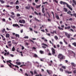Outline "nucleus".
I'll list each match as a JSON object with an SVG mask.
<instances>
[{"mask_svg": "<svg viewBox=\"0 0 76 76\" xmlns=\"http://www.w3.org/2000/svg\"><path fill=\"white\" fill-rule=\"evenodd\" d=\"M60 3L61 4H63L64 5L66 4V6L67 7H68V8L72 11L73 10V9H72V7H70L71 6L69 5V4H68L67 3H66V2L61 1L60 2Z\"/></svg>", "mask_w": 76, "mask_h": 76, "instance_id": "1", "label": "nucleus"}, {"mask_svg": "<svg viewBox=\"0 0 76 76\" xmlns=\"http://www.w3.org/2000/svg\"><path fill=\"white\" fill-rule=\"evenodd\" d=\"M58 58L60 59V61L61 62L64 59V56L61 54H59L58 56Z\"/></svg>", "mask_w": 76, "mask_h": 76, "instance_id": "2", "label": "nucleus"}, {"mask_svg": "<svg viewBox=\"0 0 76 76\" xmlns=\"http://www.w3.org/2000/svg\"><path fill=\"white\" fill-rule=\"evenodd\" d=\"M52 50V54L55 57H56L57 56V54H56V50L55 49L53 48H52L51 49Z\"/></svg>", "mask_w": 76, "mask_h": 76, "instance_id": "3", "label": "nucleus"}, {"mask_svg": "<svg viewBox=\"0 0 76 76\" xmlns=\"http://www.w3.org/2000/svg\"><path fill=\"white\" fill-rule=\"evenodd\" d=\"M11 62H12V61L9 60V61H7V64H9V63H10V64H11V65H12V66H15V65L12 64Z\"/></svg>", "mask_w": 76, "mask_h": 76, "instance_id": "4", "label": "nucleus"}, {"mask_svg": "<svg viewBox=\"0 0 76 76\" xmlns=\"http://www.w3.org/2000/svg\"><path fill=\"white\" fill-rule=\"evenodd\" d=\"M65 34L66 36L68 38H70V36H71V35L70 34H69L67 33L66 32H65Z\"/></svg>", "mask_w": 76, "mask_h": 76, "instance_id": "5", "label": "nucleus"}, {"mask_svg": "<svg viewBox=\"0 0 76 76\" xmlns=\"http://www.w3.org/2000/svg\"><path fill=\"white\" fill-rule=\"evenodd\" d=\"M65 73H68V74H71V73H72V72H69V71L66 70L65 71Z\"/></svg>", "mask_w": 76, "mask_h": 76, "instance_id": "6", "label": "nucleus"}, {"mask_svg": "<svg viewBox=\"0 0 76 76\" xmlns=\"http://www.w3.org/2000/svg\"><path fill=\"white\" fill-rule=\"evenodd\" d=\"M6 38H9L10 37V34L8 33L6 34Z\"/></svg>", "mask_w": 76, "mask_h": 76, "instance_id": "7", "label": "nucleus"}, {"mask_svg": "<svg viewBox=\"0 0 76 76\" xmlns=\"http://www.w3.org/2000/svg\"><path fill=\"white\" fill-rule=\"evenodd\" d=\"M70 29V26H68L67 27H65V29Z\"/></svg>", "mask_w": 76, "mask_h": 76, "instance_id": "8", "label": "nucleus"}, {"mask_svg": "<svg viewBox=\"0 0 76 76\" xmlns=\"http://www.w3.org/2000/svg\"><path fill=\"white\" fill-rule=\"evenodd\" d=\"M56 19H58V20H60V17H59V16H58V15H56Z\"/></svg>", "mask_w": 76, "mask_h": 76, "instance_id": "9", "label": "nucleus"}, {"mask_svg": "<svg viewBox=\"0 0 76 76\" xmlns=\"http://www.w3.org/2000/svg\"><path fill=\"white\" fill-rule=\"evenodd\" d=\"M64 10L65 12H67L68 10H67V9L66 8H64Z\"/></svg>", "mask_w": 76, "mask_h": 76, "instance_id": "10", "label": "nucleus"}, {"mask_svg": "<svg viewBox=\"0 0 76 76\" xmlns=\"http://www.w3.org/2000/svg\"><path fill=\"white\" fill-rule=\"evenodd\" d=\"M12 51H15V46H13L12 49Z\"/></svg>", "mask_w": 76, "mask_h": 76, "instance_id": "11", "label": "nucleus"}, {"mask_svg": "<svg viewBox=\"0 0 76 76\" xmlns=\"http://www.w3.org/2000/svg\"><path fill=\"white\" fill-rule=\"evenodd\" d=\"M41 4H40L39 5H37L36 6L37 9H38V8H39V7H41Z\"/></svg>", "mask_w": 76, "mask_h": 76, "instance_id": "12", "label": "nucleus"}, {"mask_svg": "<svg viewBox=\"0 0 76 76\" xmlns=\"http://www.w3.org/2000/svg\"><path fill=\"white\" fill-rule=\"evenodd\" d=\"M40 53L42 54H43L44 53V51H42V50H40Z\"/></svg>", "mask_w": 76, "mask_h": 76, "instance_id": "13", "label": "nucleus"}, {"mask_svg": "<svg viewBox=\"0 0 76 76\" xmlns=\"http://www.w3.org/2000/svg\"><path fill=\"white\" fill-rule=\"evenodd\" d=\"M71 65H72L73 67H76V65L73 63H71Z\"/></svg>", "mask_w": 76, "mask_h": 76, "instance_id": "14", "label": "nucleus"}, {"mask_svg": "<svg viewBox=\"0 0 76 76\" xmlns=\"http://www.w3.org/2000/svg\"><path fill=\"white\" fill-rule=\"evenodd\" d=\"M47 72H48L49 75H50L51 74V71H49L48 70H47Z\"/></svg>", "mask_w": 76, "mask_h": 76, "instance_id": "15", "label": "nucleus"}, {"mask_svg": "<svg viewBox=\"0 0 76 76\" xmlns=\"http://www.w3.org/2000/svg\"><path fill=\"white\" fill-rule=\"evenodd\" d=\"M58 28L60 30H62V31L64 29L63 28H61L59 26L58 27Z\"/></svg>", "mask_w": 76, "mask_h": 76, "instance_id": "16", "label": "nucleus"}, {"mask_svg": "<svg viewBox=\"0 0 76 76\" xmlns=\"http://www.w3.org/2000/svg\"><path fill=\"white\" fill-rule=\"evenodd\" d=\"M54 38L56 39V40H57L58 39V37L57 36H55L54 37Z\"/></svg>", "mask_w": 76, "mask_h": 76, "instance_id": "17", "label": "nucleus"}, {"mask_svg": "<svg viewBox=\"0 0 76 76\" xmlns=\"http://www.w3.org/2000/svg\"><path fill=\"white\" fill-rule=\"evenodd\" d=\"M42 45H44L45 46H46V47H48V45L45 43H43L42 44Z\"/></svg>", "mask_w": 76, "mask_h": 76, "instance_id": "18", "label": "nucleus"}, {"mask_svg": "<svg viewBox=\"0 0 76 76\" xmlns=\"http://www.w3.org/2000/svg\"><path fill=\"white\" fill-rule=\"evenodd\" d=\"M72 1L73 3H74V4H75L76 5V1H75V0H72Z\"/></svg>", "mask_w": 76, "mask_h": 76, "instance_id": "19", "label": "nucleus"}, {"mask_svg": "<svg viewBox=\"0 0 76 76\" xmlns=\"http://www.w3.org/2000/svg\"><path fill=\"white\" fill-rule=\"evenodd\" d=\"M34 57L36 58H38V55L36 54H34Z\"/></svg>", "mask_w": 76, "mask_h": 76, "instance_id": "20", "label": "nucleus"}, {"mask_svg": "<svg viewBox=\"0 0 76 76\" xmlns=\"http://www.w3.org/2000/svg\"><path fill=\"white\" fill-rule=\"evenodd\" d=\"M18 3L19 4V1L18 0L15 2V4H18Z\"/></svg>", "mask_w": 76, "mask_h": 76, "instance_id": "21", "label": "nucleus"}, {"mask_svg": "<svg viewBox=\"0 0 76 76\" xmlns=\"http://www.w3.org/2000/svg\"><path fill=\"white\" fill-rule=\"evenodd\" d=\"M0 1L1 2V3L2 4H3V3H4V1L2 0H0Z\"/></svg>", "mask_w": 76, "mask_h": 76, "instance_id": "22", "label": "nucleus"}, {"mask_svg": "<svg viewBox=\"0 0 76 76\" xmlns=\"http://www.w3.org/2000/svg\"><path fill=\"white\" fill-rule=\"evenodd\" d=\"M16 64H18V65H20L21 63L20 62H16Z\"/></svg>", "mask_w": 76, "mask_h": 76, "instance_id": "23", "label": "nucleus"}, {"mask_svg": "<svg viewBox=\"0 0 76 76\" xmlns=\"http://www.w3.org/2000/svg\"><path fill=\"white\" fill-rule=\"evenodd\" d=\"M15 36L16 37H18V38H19V34H15Z\"/></svg>", "mask_w": 76, "mask_h": 76, "instance_id": "24", "label": "nucleus"}, {"mask_svg": "<svg viewBox=\"0 0 76 76\" xmlns=\"http://www.w3.org/2000/svg\"><path fill=\"white\" fill-rule=\"evenodd\" d=\"M34 19L36 20V21H38V22H39V20H38V19H37V18L36 17H35L34 18Z\"/></svg>", "mask_w": 76, "mask_h": 76, "instance_id": "25", "label": "nucleus"}, {"mask_svg": "<svg viewBox=\"0 0 76 76\" xmlns=\"http://www.w3.org/2000/svg\"><path fill=\"white\" fill-rule=\"evenodd\" d=\"M17 25H18V24H14L12 25V26H15V27H16V26H17Z\"/></svg>", "mask_w": 76, "mask_h": 76, "instance_id": "26", "label": "nucleus"}, {"mask_svg": "<svg viewBox=\"0 0 76 76\" xmlns=\"http://www.w3.org/2000/svg\"><path fill=\"white\" fill-rule=\"evenodd\" d=\"M62 68H63V69H66V66H62Z\"/></svg>", "mask_w": 76, "mask_h": 76, "instance_id": "27", "label": "nucleus"}, {"mask_svg": "<svg viewBox=\"0 0 76 76\" xmlns=\"http://www.w3.org/2000/svg\"><path fill=\"white\" fill-rule=\"evenodd\" d=\"M30 73L31 74V76H33V75H34V72L32 71H30Z\"/></svg>", "mask_w": 76, "mask_h": 76, "instance_id": "28", "label": "nucleus"}, {"mask_svg": "<svg viewBox=\"0 0 76 76\" xmlns=\"http://www.w3.org/2000/svg\"><path fill=\"white\" fill-rule=\"evenodd\" d=\"M72 45H74V46H75V47H76V42H75L73 43H72Z\"/></svg>", "mask_w": 76, "mask_h": 76, "instance_id": "29", "label": "nucleus"}, {"mask_svg": "<svg viewBox=\"0 0 76 76\" xmlns=\"http://www.w3.org/2000/svg\"><path fill=\"white\" fill-rule=\"evenodd\" d=\"M28 38L29 37H28V36H25L24 37V38L25 39H28Z\"/></svg>", "mask_w": 76, "mask_h": 76, "instance_id": "30", "label": "nucleus"}, {"mask_svg": "<svg viewBox=\"0 0 76 76\" xmlns=\"http://www.w3.org/2000/svg\"><path fill=\"white\" fill-rule=\"evenodd\" d=\"M22 23H25V20H22Z\"/></svg>", "mask_w": 76, "mask_h": 76, "instance_id": "31", "label": "nucleus"}, {"mask_svg": "<svg viewBox=\"0 0 76 76\" xmlns=\"http://www.w3.org/2000/svg\"><path fill=\"white\" fill-rule=\"evenodd\" d=\"M60 70L61 72H63V69L61 68H60Z\"/></svg>", "mask_w": 76, "mask_h": 76, "instance_id": "32", "label": "nucleus"}, {"mask_svg": "<svg viewBox=\"0 0 76 76\" xmlns=\"http://www.w3.org/2000/svg\"><path fill=\"white\" fill-rule=\"evenodd\" d=\"M34 74H37V71L36 70H34Z\"/></svg>", "mask_w": 76, "mask_h": 76, "instance_id": "33", "label": "nucleus"}, {"mask_svg": "<svg viewBox=\"0 0 76 76\" xmlns=\"http://www.w3.org/2000/svg\"><path fill=\"white\" fill-rule=\"evenodd\" d=\"M71 13H72V12L69 11L67 12V13H68V14H69V15H70V14Z\"/></svg>", "mask_w": 76, "mask_h": 76, "instance_id": "34", "label": "nucleus"}, {"mask_svg": "<svg viewBox=\"0 0 76 76\" xmlns=\"http://www.w3.org/2000/svg\"><path fill=\"white\" fill-rule=\"evenodd\" d=\"M73 20V19H72V18H70L69 20Z\"/></svg>", "mask_w": 76, "mask_h": 76, "instance_id": "35", "label": "nucleus"}, {"mask_svg": "<svg viewBox=\"0 0 76 76\" xmlns=\"http://www.w3.org/2000/svg\"><path fill=\"white\" fill-rule=\"evenodd\" d=\"M51 13H52L53 18H54L55 17H54V12H53L52 11L51 12Z\"/></svg>", "mask_w": 76, "mask_h": 76, "instance_id": "36", "label": "nucleus"}, {"mask_svg": "<svg viewBox=\"0 0 76 76\" xmlns=\"http://www.w3.org/2000/svg\"><path fill=\"white\" fill-rule=\"evenodd\" d=\"M59 44L61 45H63V42H61V41L59 42Z\"/></svg>", "mask_w": 76, "mask_h": 76, "instance_id": "37", "label": "nucleus"}, {"mask_svg": "<svg viewBox=\"0 0 76 76\" xmlns=\"http://www.w3.org/2000/svg\"><path fill=\"white\" fill-rule=\"evenodd\" d=\"M48 55H49V56H52L51 53L50 52L48 53Z\"/></svg>", "mask_w": 76, "mask_h": 76, "instance_id": "38", "label": "nucleus"}, {"mask_svg": "<svg viewBox=\"0 0 76 76\" xmlns=\"http://www.w3.org/2000/svg\"><path fill=\"white\" fill-rule=\"evenodd\" d=\"M10 55L12 57H14V55H12V54H10Z\"/></svg>", "mask_w": 76, "mask_h": 76, "instance_id": "39", "label": "nucleus"}, {"mask_svg": "<svg viewBox=\"0 0 76 76\" xmlns=\"http://www.w3.org/2000/svg\"><path fill=\"white\" fill-rule=\"evenodd\" d=\"M50 34H54V31H53V32L50 31Z\"/></svg>", "mask_w": 76, "mask_h": 76, "instance_id": "40", "label": "nucleus"}, {"mask_svg": "<svg viewBox=\"0 0 76 76\" xmlns=\"http://www.w3.org/2000/svg\"><path fill=\"white\" fill-rule=\"evenodd\" d=\"M34 13H35V14L37 15H38V13H37V12L36 11L34 12Z\"/></svg>", "mask_w": 76, "mask_h": 76, "instance_id": "41", "label": "nucleus"}, {"mask_svg": "<svg viewBox=\"0 0 76 76\" xmlns=\"http://www.w3.org/2000/svg\"><path fill=\"white\" fill-rule=\"evenodd\" d=\"M8 66H9V67H10V68H12V65L11 64H8Z\"/></svg>", "mask_w": 76, "mask_h": 76, "instance_id": "42", "label": "nucleus"}, {"mask_svg": "<svg viewBox=\"0 0 76 76\" xmlns=\"http://www.w3.org/2000/svg\"><path fill=\"white\" fill-rule=\"evenodd\" d=\"M65 63H68V61L67 60H65Z\"/></svg>", "mask_w": 76, "mask_h": 76, "instance_id": "43", "label": "nucleus"}, {"mask_svg": "<svg viewBox=\"0 0 76 76\" xmlns=\"http://www.w3.org/2000/svg\"><path fill=\"white\" fill-rule=\"evenodd\" d=\"M19 23H22V20H19Z\"/></svg>", "mask_w": 76, "mask_h": 76, "instance_id": "44", "label": "nucleus"}, {"mask_svg": "<svg viewBox=\"0 0 76 76\" xmlns=\"http://www.w3.org/2000/svg\"><path fill=\"white\" fill-rule=\"evenodd\" d=\"M15 66V67H17V68H18V69H19V67L17 65H15L14 66H13L14 67Z\"/></svg>", "mask_w": 76, "mask_h": 76, "instance_id": "45", "label": "nucleus"}, {"mask_svg": "<svg viewBox=\"0 0 76 76\" xmlns=\"http://www.w3.org/2000/svg\"><path fill=\"white\" fill-rule=\"evenodd\" d=\"M11 17L12 18V19H14V18H15V16L11 15Z\"/></svg>", "mask_w": 76, "mask_h": 76, "instance_id": "46", "label": "nucleus"}, {"mask_svg": "<svg viewBox=\"0 0 76 76\" xmlns=\"http://www.w3.org/2000/svg\"><path fill=\"white\" fill-rule=\"evenodd\" d=\"M0 35H1V36L2 39H3V38L4 37V36H3V35H2V34H0Z\"/></svg>", "mask_w": 76, "mask_h": 76, "instance_id": "47", "label": "nucleus"}, {"mask_svg": "<svg viewBox=\"0 0 76 76\" xmlns=\"http://www.w3.org/2000/svg\"><path fill=\"white\" fill-rule=\"evenodd\" d=\"M16 9H19V6H16Z\"/></svg>", "mask_w": 76, "mask_h": 76, "instance_id": "48", "label": "nucleus"}, {"mask_svg": "<svg viewBox=\"0 0 76 76\" xmlns=\"http://www.w3.org/2000/svg\"><path fill=\"white\" fill-rule=\"evenodd\" d=\"M25 76H29L28 75V74L26 73L25 74Z\"/></svg>", "mask_w": 76, "mask_h": 76, "instance_id": "49", "label": "nucleus"}, {"mask_svg": "<svg viewBox=\"0 0 76 76\" xmlns=\"http://www.w3.org/2000/svg\"><path fill=\"white\" fill-rule=\"evenodd\" d=\"M8 46L9 47H11L12 46V44H8Z\"/></svg>", "mask_w": 76, "mask_h": 76, "instance_id": "50", "label": "nucleus"}, {"mask_svg": "<svg viewBox=\"0 0 76 76\" xmlns=\"http://www.w3.org/2000/svg\"><path fill=\"white\" fill-rule=\"evenodd\" d=\"M46 3H48L47 2H43L42 3V4H46Z\"/></svg>", "mask_w": 76, "mask_h": 76, "instance_id": "51", "label": "nucleus"}, {"mask_svg": "<svg viewBox=\"0 0 76 76\" xmlns=\"http://www.w3.org/2000/svg\"><path fill=\"white\" fill-rule=\"evenodd\" d=\"M41 31L43 32H45V30H41Z\"/></svg>", "mask_w": 76, "mask_h": 76, "instance_id": "52", "label": "nucleus"}, {"mask_svg": "<svg viewBox=\"0 0 76 76\" xmlns=\"http://www.w3.org/2000/svg\"><path fill=\"white\" fill-rule=\"evenodd\" d=\"M2 32H5V29H4L2 31Z\"/></svg>", "mask_w": 76, "mask_h": 76, "instance_id": "53", "label": "nucleus"}, {"mask_svg": "<svg viewBox=\"0 0 76 76\" xmlns=\"http://www.w3.org/2000/svg\"><path fill=\"white\" fill-rule=\"evenodd\" d=\"M57 47H58V48H59V47H60V45L59 44H58L57 45Z\"/></svg>", "mask_w": 76, "mask_h": 76, "instance_id": "54", "label": "nucleus"}, {"mask_svg": "<svg viewBox=\"0 0 76 76\" xmlns=\"http://www.w3.org/2000/svg\"><path fill=\"white\" fill-rule=\"evenodd\" d=\"M73 73L74 74H75V73H76V70H75L74 71H73Z\"/></svg>", "mask_w": 76, "mask_h": 76, "instance_id": "55", "label": "nucleus"}, {"mask_svg": "<svg viewBox=\"0 0 76 76\" xmlns=\"http://www.w3.org/2000/svg\"><path fill=\"white\" fill-rule=\"evenodd\" d=\"M72 28L73 29H75L76 28V27H75V26H72Z\"/></svg>", "mask_w": 76, "mask_h": 76, "instance_id": "56", "label": "nucleus"}, {"mask_svg": "<svg viewBox=\"0 0 76 76\" xmlns=\"http://www.w3.org/2000/svg\"><path fill=\"white\" fill-rule=\"evenodd\" d=\"M2 21H4V22H5V21H6V20H5V19L3 18L2 19Z\"/></svg>", "mask_w": 76, "mask_h": 76, "instance_id": "57", "label": "nucleus"}, {"mask_svg": "<svg viewBox=\"0 0 76 76\" xmlns=\"http://www.w3.org/2000/svg\"><path fill=\"white\" fill-rule=\"evenodd\" d=\"M1 15L2 16H5V14H1Z\"/></svg>", "mask_w": 76, "mask_h": 76, "instance_id": "58", "label": "nucleus"}, {"mask_svg": "<svg viewBox=\"0 0 76 76\" xmlns=\"http://www.w3.org/2000/svg\"><path fill=\"white\" fill-rule=\"evenodd\" d=\"M29 17L30 18H32V17H33V16H32V15H30Z\"/></svg>", "mask_w": 76, "mask_h": 76, "instance_id": "59", "label": "nucleus"}, {"mask_svg": "<svg viewBox=\"0 0 76 76\" xmlns=\"http://www.w3.org/2000/svg\"><path fill=\"white\" fill-rule=\"evenodd\" d=\"M48 21L49 22H50L51 21V19L48 18Z\"/></svg>", "mask_w": 76, "mask_h": 76, "instance_id": "60", "label": "nucleus"}, {"mask_svg": "<svg viewBox=\"0 0 76 76\" xmlns=\"http://www.w3.org/2000/svg\"><path fill=\"white\" fill-rule=\"evenodd\" d=\"M11 4H13V2L12 1L10 2Z\"/></svg>", "mask_w": 76, "mask_h": 76, "instance_id": "61", "label": "nucleus"}, {"mask_svg": "<svg viewBox=\"0 0 76 76\" xmlns=\"http://www.w3.org/2000/svg\"><path fill=\"white\" fill-rule=\"evenodd\" d=\"M21 50H24V47L23 46H22Z\"/></svg>", "mask_w": 76, "mask_h": 76, "instance_id": "62", "label": "nucleus"}, {"mask_svg": "<svg viewBox=\"0 0 76 76\" xmlns=\"http://www.w3.org/2000/svg\"><path fill=\"white\" fill-rule=\"evenodd\" d=\"M17 16H20V15L19 14H18L17 15Z\"/></svg>", "mask_w": 76, "mask_h": 76, "instance_id": "63", "label": "nucleus"}, {"mask_svg": "<svg viewBox=\"0 0 76 76\" xmlns=\"http://www.w3.org/2000/svg\"><path fill=\"white\" fill-rule=\"evenodd\" d=\"M11 14L12 15H15V13H14V12H12L11 13Z\"/></svg>", "mask_w": 76, "mask_h": 76, "instance_id": "64", "label": "nucleus"}]
</instances>
